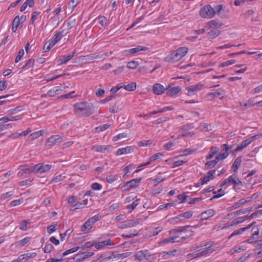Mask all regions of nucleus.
Wrapping results in <instances>:
<instances>
[{"label":"nucleus","mask_w":262,"mask_h":262,"mask_svg":"<svg viewBox=\"0 0 262 262\" xmlns=\"http://www.w3.org/2000/svg\"><path fill=\"white\" fill-rule=\"evenodd\" d=\"M162 227H152L149 230V235L150 236H153L158 235L161 231L163 230Z\"/></svg>","instance_id":"393cba45"},{"label":"nucleus","mask_w":262,"mask_h":262,"mask_svg":"<svg viewBox=\"0 0 262 262\" xmlns=\"http://www.w3.org/2000/svg\"><path fill=\"white\" fill-rule=\"evenodd\" d=\"M141 180V178L133 179L125 183L123 185V187L125 188L126 190H129L130 188L136 187L138 184L140 183Z\"/></svg>","instance_id":"f8f14e48"},{"label":"nucleus","mask_w":262,"mask_h":262,"mask_svg":"<svg viewBox=\"0 0 262 262\" xmlns=\"http://www.w3.org/2000/svg\"><path fill=\"white\" fill-rule=\"evenodd\" d=\"M97 23L100 25L101 27H104L107 25V20L104 16H99L96 17L92 22L93 24Z\"/></svg>","instance_id":"2eb2a0df"},{"label":"nucleus","mask_w":262,"mask_h":262,"mask_svg":"<svg viewBox=\"0 0 262 262\" xmlns=\"http://www.w3.org/2000/svg\"><path fill=\"white\" fill-rule=\"evenodd\" d=\"M12 24L17 26L18 27H21L23 23L19 19V16H16L13 20Z\"/></svg>","instance_id":"338daca9"},{"label":"nucleus","mask_w":262,"mask_h":262,"mask_svg":"<svg viewBox=\"0 0 262 262\" xmlns=\"http://www.w3.org/2000/svg\"><path fill=\"white\" fill-rule=\"evenodd\" d=\"M148 253V251H139L136 253L135 255V259L141 261L144 259H147L146 258V254Z\"/></svg>","instance_id":"a211bd4d"},{"label":"nucleus","mask_w":262,"mask_h":262,"mask_svg":"<svg viewBox=\"0 0 262 262\" xmlns=\"http://www.w3.org/2000/svg\"><path fill=\"white\" fill-rule=\"evenodd\" d=\"M192 215V211H187L179 214L176 217V219L181 220V217H184V219H187L191 217Z\"/></svg>","instance_id":"72a5a7b5"},{"label":"nucleus","mask_w":262,"mask_h":262,"mask_svg":"<svg viewBox=\"0 0 262 262\" xmlns=\"http://www.w3.org/2000/svg\"><path fill=\"white\" fill-rule=\"evenodd\" d=\"M94 254V253L93 252H81L76 254L73 257V260L76 262L82 261L92 256Z\"/></svg>","instance_id":"1a4fd4ad"},{"label":"nucleus","mask_w":262,"mask_h":262,"mask_svg":"<svg viewBox=\"0 0 262 262\" xmlns=\"http://www.w3.org/2000/svg\"><path fill=\"white\" fill-rule=\"evenodd\" d=\"M132 149L133 148L130 146H127L125 148H119L116 151V155L117 156H120L123 154H126L130 152Z\"/></svg>","instance_id":"c85d7f7f"},{"label":"nucleus","mask_w":262,"mask_h":262,"mask_svg":"<svg viewBox=\"0 0 262 262\" xmlns=\"http://www.w3.org/2000/svg\"><path fill=\"white\" fill-rule=\"evenodd\" d=\"M110 125L108 124H105L99 126H98L96 128V132L99 133L104 131L110 127Z\"/></svg>","instance_id":"5fc2aeb1"},{"label":"nucleus","mask_w":262,"mask_h":262,"mask_svg":"<svg viewBox=\"0 0 262 262\" xmlns=\"http://www.w3.org/2000/svg\"><path fill=\"white\" fill-rule=\"evenodd\" d=\"M181 90V88L179 86H174L169 89L168 94L169 95H173L178 93Z\"/></svg>","instance_id":"79ce46f5"},{"label":"nucleus","mask_w":262,"mask_h":262,"mask_svg":"<svg viewBox=\"0 0 262 262\" xmlns=\"http://www.w3.org/2000/svg\"><path fill=\"white\" fill-rule=\"evenodd\" d=\"M219 35L218 31L215 29L211 30L208 33L207 36L209 38H214Z\"/></svg>","instance_id":"603ef678"},{"label":"nucleus","mask_w":262,"mask_h":262,"mask_svg":"<svg viewBox=\"0 0 262 262\" xmlns=\"http://www.w3.org/2000/svg\"><path fill=\"white\" fill-rule=\"evenodd\" d=\"M43 132V130H40L39 131L34 132L30 135L29 137L30 138L31 140H34L37 139V138L39 137L40 136H41L42 135Z\"/></svg>","instance_id":"a19ab883"},{"label":"nucleus","mask_w":262,"mask_h":262,"mask_svg":"<svg viewBox=\"0 0 262 262\" xmlns=\"http://www.w3.org/2000/svg\"><path fill=\"white\" fill-rule=\"evenodd\" d=\"M24 55V49L20 50L18 52L17 56H16V57L15 59V62L16 63L19 62L21 60L22 57H23Z\"/></svg>","instance_id":"e2e57ef3"},{"label":"nucleus","mask_w":262,"mask_h":262,"mask_svg":"<svg viewBox=\"0 0 262 262\" xmlns=\"http://www.w3.org/2000/svg\"><path fill=\"white\" fill-rule=\"evenodd\" d=\"M191 227L190 225H186L183 227H179L177 229H174L169 231V233L171 234H176L178 233L185 232L186 229L188 227Z\"/></svg>","instance_id":"b1692460"},{"label":"nucleus","mask_w":262,"mask_h":262,"mask_svg":"<svg viewBox=\"0 0 262 262\" xmlns=\"http://www.w3.org/2000/svg\"><path fill=\"white\" fill-rule=\"evenodd\" d=\"M203 88L204 85L202 84L198 83L195 85L188 86L186 89L187 90V95L189 96H192L196 95L197 92L202 90Z\"/></svg>","instance_id":"423d86ee"},{"label":"nucleus","mask_w":262,"mask_h":262,"mask_svg":"<svg viewBox=\"0 0 262 262\" xmlns=\"http://www.w3.org/2000/svg\"><path fill=\"white\" fill-rule=\"evenodd\" d=\"M138 66V63L135 61H129L127 63L126 67L128 69H134Z\"/></svg>","instance_id":"4d7b16f0"},{"label":"nucleus","mask_w":262,"mask_h":262,"mask_svg":"<svg viewBox=\"0 0 262 262\" xmlns=\"http://www.w3.org/2000/svg\"><path fill=\"white\" fill-rule=\"evenodd\" d=\"M24 110H25V107L24 106H18L15 108H13L7 111V113H8V114L10 115H14V114H16L18 113V112H20Z\"/></svg>","instance_id":"c756f323"},{"label":"nucleus","mask_w":262,"mask_h":262,"mask_svg":"<svg viewBox=\"0 0 262 262\" xmlns=\"http://www.w3.org/2000/svg\"><path fill=\"white\" fill-rule=\"evenodd\" d=\"M255 223V222H253L252 223L249 225L248 226H247L246 227L241 228L238 230L234 231L233 232V233L231 234L230 237H232L233 236L242 233L245 231L250 229Z\"/></svg>","instance_id":"aec40b11"},{"label":"nucleus","mask_w":262,"mask_h":262,"mask_svg":"<svg viewBox=\"0 0 262 262\" xmlns=\"http://www.w3.org/2000/svg\"><path fill=\"white\" fill-rule=\"evenodd\" d=\"M35 60L33 59H29L27 60L26 64L23 66L22 67V70L25 71L29 68L32 67L34 66Z\"/></svg>","instance_id":"c9c22d12"},{"label":"nucleus","mask_w":262,"mask_h":262,"mask_svg":"<svg viewBox=\"0 0 262 262\" xmlns=\"http://www.w3.org/2000/svg\"><path fill=\"white\" fill-rule=\"evenodd\" d=\"M79 96V95L78 93H76L75 91H72L69 92H67V100L73 99Z\"/></svg>","instance_id":"58836bf2"},{"label":"nucleus","mask_w":262,"mask_h":262,"mask_svg":"<svg viewBox=\"0 0 262 262\" xmlns=\"http://www.w3.org/2000/svg\"><path fill=\"white\" fill-rule=\"evenodd\" d=\"M78 3V0H71L68 4L69 9L72 10Z\"/></svg>","instance_id":"bf43d9fd"},{"label":"nucleus","mask_w":262,"mask_h":262,"mask_svg":"<svg viewBox=\"0 0 262 262\" xmlns=\"http://www.w3.org/2000/svg\"><path fill=\"white\" fill-rule=\"evenodd\" d=\"M52 168L50 164L38 163L33 167V173L42 174L49 172Z\"/></svg>","instance_id":"20e7f679"},{"label":"nucleus","mask_w":262,"mask_h":262,"mask_svg":"<svg viewBox=\"0 0 262 262\" xmlns=\"http://www.w3.org/2000/svg\"><path fill=\"white\" fill-rule=\"evenodd\" d=\"M143 221V220L140 218L130 220H125L121 222L119 224L118 228L120 229H124L134 227L137 225L140 224V223Z\"/></svg>","instance_id":"39448f33"},{"label":"nucleus","mask_w":262,"mask_h":262,"mask_svg":"<svg viewBox=\"0 0 262 262\" xmlns=\"http://www.w3.org/2000/svg\"><path fill=\"white\" fill-rule=\"evenodd\" d=\"M200 127L201 129L204 131H208L211 130V126L206 123L201 124Z\"/></svg>","instance_id":"0e129e2a"},{"label":"nucleus","mask_w":262,"mask_h":262,"mask_svg":"<svg viewBox=\"0 0 262 262\" xmlns=\"http://www.w3.org/2000/svg\"><path fill=\"white\" fill-rule=\"evenodd\" d=\"M174 146V143H173L172 142H168V143L165 144L163 145V147L167 150H169L172 149V147Z\"/></svg>","instance_id":"774afa93"},{"label":"nucleus","mask_w":262,"mask_h":262,"mask_svg":"<svg viewBox=\"0 0 262 262\" xmlns=\"http://www.w3.org/2000/svg\"><path fill=\"white\" fill-rule=\"evenodd\" d=\"M215 250L212 244H211L207 248L203 250L202 251L193 254L192 256L193 258L200 257L203 256H207Z\"/></svg>","instance_id":"6e6552de"},{"label":"nucleus","mask_w":262,"mask_h":262,"mask_svg":"<svg viewBox=\"0 0 262 262\" xmlns=\"http://www.w3.org/2000/svg\"><path fill=\"white\" fill-rule=\"evenodd\" d=\"M114 245V244L113 243V242L111 239H108L107 241H104L94 244V246L96 249H99L100 248H102V247H104L105 246Z\"/></svg>","instance_id":"6ab92c4d"},{"label":"nucleus","mask_w":262,"mask_h":262,"mask_svg":"<svg viewBox=\"0 0 262 262\" xmlns=\"http://www.w3.org/2000/svg\"><path fill=\"white\" fill-rule=\"evenodd\" d=\"M174 241H176L175 238L169 237V238H165V239H163V241H160L159 242V245H164L165 244H166L168 243H173Z\"/></svg>","instance_id":"de8ad7c7"},{"label":"nucleus","mask_w":262,"mask_h":262,"mask_svg":"<svg viewBox=\"0 0 262 262\" xmlns=\"http://www.w3.org/2000/svg\"><path fill=\"white\" fill-rule=\"evenodd\" d=\"M103 56L102 55L97 54L96 53L90 54L84 56L85 60H91L98 58H101Z\"/></svg>","instance_id":"f704fd0d"},{"label":"nucleus","mask_w":262,"mask_h":262,"mask_svg":"<svg viewBox=\"0 0 262 262\" xmlns=\"http://www.w3.org/2000/svg\"><path fill=\"white\" fill-rule=\"evenodd\" d=\"M215 211L212 209L205 211L201 214V219L203 220H207L208 218L213 216L215 214Z\"/></svg>","instance_id":"4468645a"},{"label":"nucleus","mask_w":262,"mask_h":262,"mask_svg":"<svg viewBox=\"0 0 262 262\" xmlns=\"http://www.w3.org/2000/svg\"><path fill=\"white\" fill-rule=\"evenodd\" d=\"M40 12L38 11H34L32 13L31 18L30 19V23L31 24H33L34 22L37 19V16L39 15Z\"/></svg>","instance_id":"680f3d73"},{"label":"nucleus","mask_w":262,"mask_h":262,"mask_svg":"<svg viewBox=\"0 0 262 262\" xmlns=\"http://www.w3.org/2000/svg\"><path fill=\"white\" fill-rule=\"evenodd\" d=\"M55 44L56 43L54 42V41H52L51 39L49 40L44 45V47L43 48V52H47L49 51Z\"/></svg>","instance_id":"7c9ffc66"},{"label":"nucleus","mask_w":262,"mask_h":262,"mask_svg":"<svg viewBox=\"0 0 262 262\" xmlns=\"http://www.w3.org/2000/svg\"><path fill=\"white\" fill-rule=\"evenodd\" d=\"M177 198L179 200H181V202H180V203H183L186 202H188V201H189L190 196L188 195H185V194L184 193L182 194H179L177 196Z\"/></svg>","instance_id":"ea45409f"},{"label":"nucleus","mask_w":262,"mask_h":262,"mask_svg":"<svg viewBox=\"0 0 262 262\" xmlns=\"http://www.w3.org/2000/svg\"><path fill=\"white\" fill-rule=\"evenodd\" d=\"M74 112L85 116H89L94 112V108L92 103L86 101L76 103L74 106Z\"/></svg>","instance_id":"f257e3e1"},{"label":"nucleus","mask_w":262,"mask_h":262,"mask_svg":"<svg viewBox=\"0 0 262 262\" xmlns=\"http://www.w3.org/2000/svg\"><path fill=\"white\" fill-rule=\"evenodd\" d=\"M30 240V237H26L23 239L18 241L19 245L21 247L25 246L27 243H28Z\"/></svg>","instance_id":"69168bd1"},{"label":"nucleus","mask_w":262,"mask_h":262,"mask_svg":"<svg viewBox=\"0 0 262 262\" xmlns=\"http://www.w3.org/2000/svg\"><path fill=\"white\" fill-rule=\"evenodd\" d=\"M258 135H254L252 137H250L249 139H246L244 140L241 145H238L236 148L234 149L235 151H238L241 150L244 148L246 147L249 144H250L252 142L255 140L257 137Z\"/></svg>","instance_id":"9b49d317"},{"label":"nucleus","mask_w":262,"mask_h":262,"mask_svg":"<svg viewBox=\"0 0 262 262\" xmlns=\"http://www.w3.org/2000/svg\"><path fill=\"white\" fill-rule=\"evenodd\" d=\"M94 224L91 223L89 219L85 222L84 225L81 227V231L82 232H88L93 227Z\"/></svg>","instance_id":"4be33fe9"},{"label":"nucleus","mask_w":262,"mask_h":262,"mask_svg":"<svg viewBox=\"0 0 262 262\" xmlns=\"http://www.w3.org/2000/svg\"><path fill=\"white\" fill-rule=\"evenodd\" d=\"M32 182V180L28 179L19 182L18 184L20 186H30Z\"/></svg>","instance_id":"6e6d98bb"},{"label":"nucleus","mask_w":262,"mask_h":262,"mask_svg":"<svg viewBox=\"0 0 262 262\" xmlns=\"http://www.w3.org/2000/svg\"><path fill=\"white\" fill-rule=\"evenodd\" d=\"M215 11L210 5H206L202 7L200 11V15L205 18H211L214 17Z\"/></svg>","instance_id":"7ed1b4c3"},{"label":"nucleus","mask_w":262,"mask_h":262,"mask_svg":"<svg viewBox=\"0 0 262 262\" xmlns=\"http://www.w3.org/2000/svg\"><path fill=\"white\" fill-rule=\"evenodd\" d=\"M62 36V32H57L55 34L53 38L51 39L52 41H54L55 43H56L60 39Z\"/></svg>","instance_id":"052dcab7"},{"label":"nucleus","mask_w":262,"mask_h":262,"mask_svg":"<svg viewBox=\"0 0 262 262\" xmlns=\"http://www.w3.org/2000/svg\"><path fill=\"white\" fill-rule=\"evenodd\" d=\"M211 244L209 242H205V243L201 244L199 245H197L193 248V251L195 252H198L201 249L203 248L204 247L209 246Z\"/></svg>","instance_id":"a18cd8bd"},{"label":"nucleus","mask_w":262,"mask_h":262,"mask_svg":"<svg viewBox=\"0 0 262 262\" xmlns=\"http://www.w3.org/2000/svg\"><path fill=\"white\" fill-rule=\"evenodd\" d=\"M62 140L61 137L59 135L52 136L49 138L45 143L46 146L51 147L57 143L60 142Z\"/></svg>","instance_id":"0eeeda50"},{"label":"nucleus","mask_w":262,"mask_h":262,"mask_svg":"<svg viewBox=\"0 0 262 262\" xmlns=\"http://www.w3.org/2000/svg\"><path fill=\"white\" fill-rule=\"evenodd\" d=\"M28 224L29 223L27 221H22L19 224V228L21 231H26L27 230Z\"/></svg>","instance_id":"864d4df0"},{"label":"nucleus","mask_w":262,"mask_h":262,"mask_svg":"<svg viewBox=\"0 0 262 262\" xmlns=\"http://www.w3.org/2000/svg\"><path fill=\"white\" fill-rule=\"evenodd\" d=\"M225 94V91L224 89H223L222 88H220L214 92L208 93L207 94V97L209 99L211 100L214 98L221 96L220 98V99H222L223 98V96Z\"/></svg>","instance_id":"9d476101"},{"label":"nucleus","mask_w":262,"mask_h":262,"mask_svg":"<svg viewBox=\"0 0 262 262\" xmlns=\"http://www.w3.org/2000/svg\"><path fill=\"white\" fill-rule=\"evenodd\" d=\"M176 252V251H169L168 252H162L161 253V255L162 257H163L164 258H168L170 256L173 255V253Z\"/></svg>","instance_id":"13d9d810"},{"label":"nucleus","mask_w":262,"mask_h":262,"mask_svg":"<svg viewBox=\"0 0 262 262\" xmlns=\"http://www.w3.org/2000/svg\"><path fill=\"white\" fill-rule=\"evenodd\" d=\"M59 228V225L57 224H52L50 226H49L47 228V231L48 234H51L54 232H55L56 230Z\"/></svg>","instance_id":"e433bc0d"},{"label":"nucleus","mask_w":262,"mask_h":262,"mask_svg":"<svg viewBox=\"0 0 262 262\" xmlns=\"http://www.w3.org/2000/svg\"><path fill=\"white\" fill-rule=\"evenodd\" d=\"M14 193V191H10L4 193L0 195V200L3 201L6 200L7 198H10L12 196Z\"/></svg>","instance_id":"37998d69"},{"label":"nucleus","mask_w":262,"mask_h":262,"mask_svg":"<svg viewBox=\"0 0 262 262\" xmlns=\"http://www.w3.org/2000/svg\"><path fill=\"white\" fill-rule=\"evenodd\" d=\"M110 145H95L93 146L92 149L96 152H105L110 148Z\"/></svg>","instance_id":"dca6fc26"},{"label":"nucleus","mask_w":262,"mask_h":262,"mask_svg":"<svg viewBox=\"0 0 262 262\" xmlns=\"http://www.w3.org/2000/svg\"><path fill=\"white\" fill-rule=\"evenodd\" d=\"M193 232L192 231H190L189 235H186V236H182L181 237L179 235H176V236H174L173 237H171L176 238V241H174V243H178V242H181L186 239L188 238L191 236H192L193 235Z\"/></svg>","instance_id":"bb28decb"},{"label":"nucleus","mask_w":262,"mask_h":262,"mask_svg":"<svg viewBox=\"0 0 262 262\" xmlns=\"http://www.w3.org/2000/svg\"><path fill=\"white\" fill-rule=\"evenodd\" d=\"M173 110V108L171 106H166L162 108L159 109L157 111H153L150 113H149V116H152L153 115L156 114L157 113H162L166 111H170Z\"/></svg>","instance_id":"a878e982"},{"label":"nucleus","mask_w":262,"mask_h":262,"mask_svg":"<svg viewBox=\"0 0 262 262\" xmlns=\"http://www.w3.org/2000/svg\"><path fill=\"white\" fill-rule=\"evenodd\" d=\"M188 50V49L185 47L179 48L176 51L171 53L167 57V59L169 62H177L180 60L186 54Z\"/></svg>","instance_id":"f03ea898"},{"label":"nucleus","mask_w":262,"mask_h":262,"mask_svg":"<svg viewBox=\"0 0 262 262\" xmlns=\"http://www.w3.org/2000/svg\"><path fill=\"white\" fill-rule=\"evenodd\" d=\"M140 199H137L134 201L131 204H129L126 206V208L128 210L129 212H131L140 203Z\"/></svg>","instance_id":"2f4dec72"},{"label":"nucleus","mask_w":262,"mask_h":262,"mask_svg":"<svg viewBox=\"0 0 262 262\" xmlns=\"http://www.w3.org/2000/svg\"><path fill=\"white\" fill-rule=\"evenodd\" d=\"M242 162V158L241 157H238L236 158L232 166V169L234 172H236L241 163Z\"/></svg>","instance_id":"cd10ccee"},{"label":"nucleus","mask_w":262,"mask_h":262,"mask_svg":"<svg viewBox=\"0 0 262 262\" xmlns=\"http://www.w3.org/2000/svg\"><path fill=\"white\" fill-rule=\"evenodd\" d=\"M117 174H110L106 177V181L109 183H112L117 180Z\"/></svg>","instance_id":"09e8293b"},{"label":"nucleus","mask_w":262,"mask_h":262,"mask_svg":"<svg viewBox=\"0 0 262 262\" xmlns=\"http://www.w3.org/2000/svg\"><path fill=\"white\" fill-rule=\"evenodd\" d=\"M218 25L219 23L217 20H212L207 24L206 27H208V28L215 29V28H216Z\"/></svg>","instance_id":"49530a36"},{"label":"nucleus","mask_w":262,"mask_h":262,"mask_svg":"<svg viewBox=\"0 0 262 262\" xmlns=\"http://www.w3.org/2000/svg\"><path fill=\"white\" fill-rule=\"evenodd\" d=\"M228 179L229 182L234 184V185L238 187H241L242 186V182L237 179L235 174H232L229 177Z\"/></svg>","instance_id":"412c9836"},{"label":"nucleus","mask_w":262,"mask_h":262,"mask_svg":"<svg viewBox=\"0 0 262 262\" xmlns=\"http://www.w3.org/2000/svg\"><path fill=\"white\" fill-rule=\"evenodd\" d=\"M229 148L227 144H224L221 146V150L220 152V154L218 155L220 157L221 160H224L226 158L229 154L228 152Z\"/></svg>","instance_id":"ddd939ff"},{"label":"nucleus","mask_w":262,"mask_h":262,"mask_svg":"<svg viewBox=\"0 0 262 262\" xmlns=\"http://www.w3.org/2000/svg\"><path fill=\"white\" fill-rule=\"evenodd\" d=\"M245 250V248L243 246H237L231 249L229 251L230 254H233L236 253H239Z\"/></svg>","instance_id":"4c0bfd02"},{"label":"nucleus","mask_w":262,"mask_h":262,"mask_svg":"<svg viewBox=\"0 0 262 262\" xmlns=\"http://www.w3.org/2000/svg\"><path fill=\"white\" fill-rule=\"evenodd\" d=\"M219 150V148L217 147H211L209 152V155L206 157V160L211 159L214 155L216 154Z\"/></svg>","instance_id":"473e14b6"},{"label":"nucleus","mask_w":262,"mask_h":262,"mask_svg":"<svg viewBox=\"0 0 262 262\" xmlns=\"http://www.w3.org/2000/svg\"><path fill=\"white\" fill-rule=\"evenodd\" d=\"M147 50V47L138 46L136 48L130 49L128 50H126V52L130 54H134L140 51H146Z\"/></svg>","instance_id":"5701e85b"},{"label":"nucleus","mask_w":262,"mask_h":262,"mask_svg":"<svg viewBox=\"0 0 262 262\" xmlns=\"http://www.w3.org/2000/svg\"><path fill=\"white\" fill-rule=\"evenodd\" d=\"M162 155L163 154L161 152L155 154L148 159V161L150 163H151V162L155 161L157 159H159Z\"/></svg>","instance_id":"3c124183"},{"label":"nucleus","mask_w":262,"mask_h":262,"mask_svg":"<svg viewBox=\"0 0 262 262\" xmlns=\"http://www.w3.org/2000/svg\"><path fill=\"white\" fill-rule=\"evenodd\" d=\"M139 231L137 230H134L133 232L129 234H122V236L124 238H129L137 236L139 233Z\"/></svg>","instance_id":"8fccbe9b"},{"label":"nucleus","mask_w":262,"mask_h":262,"mask_svg":"<svg viewBox=\"0 0 262 262\" xmlns=\"http://www.w3.org/2000/svg\"><path fill=\"white\" fill-rule=\"evenodd\" d=\"M136 88V83L135 82H132L131 83L124 86V89L127 91H133Z\"/></svg>","instance_id":"c03bdc74"},{"label":"nucleus","mask_w":262,"mask_h":262,"mask_svg":"<svg viewBox=\"0 0 262 262\" xmlns=\"http://www.w3.org/2000/svg\"><path fill=\"white\" fill-rule=\"evenodd\" d=\"M152 91L154 94L161 95L165 91L164 87L160 83H156L153 86Z\"/></svg>","instance_id":"f3484780"}]
</instances>
